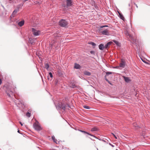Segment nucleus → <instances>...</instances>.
<instances>
[{
    "instance_id": "4c0bfd02",
    "label": "nucleus",
    "mask_w": 150,
    "mask_h": 150,
    "mask_svg": "<svg viewBox=\"0 0 150 150\" xmlns=\"http://www.w3.org/2000/svg\"><path fill=\"white\" fill-rule=\"evenodd\" d=\"M94 144H96V142H94Z\"/></svg>"
},
{
    "instance_id": "f704fd0d",
    "label": "nucleus",
    "mask_w": 150,
    "mask_h": 150,
    "mask_svg": "<svg viewBox=\"0 0 150 150\" xmlns=\"http://www.w3.org/2000/svg\"><path fill=\"white\" fill-rule=\"evenodd\" d=\"M90 52H91V53L92 54L93 52V51H91Z\"/></svg>"
},
{
    "instance_id": "393cba45",
    "label": "nucleus",
    "mask_w": 150,
    "mask_h": 150,
    "mask_svg": "<svg viewBox=\"0 0 150 150\" xmlns=\"http://www.w3.org/2000/svg\"><path fill=\"white\" fill-rule=\"evenodd\" d=\"M89 44H91L93 46H95L96 45V44L95 43L91 42H90Z\"/></svg>"
},
{
    "instance_id": "473e14b6",
    "label": "nucleus",
    "mask_w": 150,
    "mask_h": 150,
    "mask_svg": "<svg viewBox=\"0 0 150 150\" xmlns=\"http://www.w3.org/2000/svg\"><path fill=\"white\" fill-rule=\"evenodd\" d=\"M134 4L135 5V6H136L137 8H138V6L135 3H134Z\"/></svg>"
},
{
    "instance_id": "7c9ffc66",
    "label": "nucleus",
    "mask_w": 150,
    "mask_h": 150,
    "mask_svg": "<svg viewBox=\"0 0 150 150\" xmlns=\"http://www.w3.org/2000/svg\"><path fill=\"white\" fill-rule=\"evenodd\" d=\"M108 26L107 25H104V26H101L100 27L102 28L104 27H108Z\"/></svg>"
},
{
    "instance_id": "f03ea898",
    "label": "nucleus",
    "mask_w": 150,
    "mask_h": 150,
    "mask_svg": "<svg viewBox=\"0 0 150 150\" xmlns=\"http://www.w3.org/2000/svg\"><path fill=\"white\" fill-rule=\"evenodd\" d=\"M59 25L63 27H65L67 25V23L65 20L62 19L59 22Z\"/></svg>"
},
{
    "instance_id": "6ab92c4d",
    "label": "nucleus",
    "mask_w": 150,
    "mask_h": 150,
    "mask_svg": "<svg viewBox=\"0 0 150 150\" xmlns=\"http://www.w3.org/2000/svg\"><path fill=\"white\" fill-rule=\"evenodd\" d=\"M98 129L96 127H94L93 128H92L91 130V131L93 132V131H95L97 130Z\"/></svg>"
},
{
    "instance_id": "2f4dec72",
    "label": "nucleus",
    "mask_w": 150,
    "mask_h": 150,
    "mask_svg": "<svg viewBox=\"0 0 150 150\" xmlns=\"http://www.w3.org/2000/svg\"><path fill=\"white\" fill-rule=\"evenodd\" d=\"M2 83V81L1 79H0V85H1Z\"/></svg>"
},
{
    "instance_id": "c9c22d12",
    "label": "nucleus",
    "mask_w": 150,
    "mask_h": 150,
    "mask_svg": "<svg viewBox=\"0 0 150 150\" xmlns=\"http://www.w3.org/2000/svg\"><path fill=\"white\" fill-rule=\"evenodd\" d=\"M20 132V131H19V130H18V133H20V132Z\"/></svg>"
},
{
    "instance_id": "e433bc0d",
    "label": "nucleus",
    "mask_w": 150,
    "mask_h": 150,
    "mask_svg": "<svg viewBox=\"0 0 150 150\" xmlns=\"http://www.w3.org/2000/svg\"><path fill=\"white\" fill-rule=\"evenodd\" d=\"M143 61L145 63H146V62H145V61H144L143 60Z\"/></svg>"
},
{
    "instance_id": "ddd939ff",
    "label": "nucleus",
    "mask_w": 150,
    "mask_h": 150,
    "mask_svg": "<svg viewBox=\"0 0 150 150\" xmlns=\"http://www.w3.org/2000/svg\"><path fill=\"white\" fill-rule=\"evenodd\" d=\"M6 93L7 94V95L9 96L10 97L11 96V95H13V92L11 91L9 93V91L8 90H7L6 91Z\"/></svg>"
},
{
    "instance_id": "a211bd4d",
    "label": "nucleus",
    "mask_w": 150,
    "mask_h": 150,
    "mask_svg": "<svg viewBox=\"0 0 150 150\" xmlns=\"http://www.w3.org/2000/svg\"><path fill=\"white\" fill-rule=\"evenodd\" d=\"M114 73L113 72H107L106 73V75L105 76V77L107 75H108L110 74H114Z\"/></svg>"
},
{
    "instance_id": "5701e85b",
    "label": "nucleus",
    "mask_w": 150,
    "mask_h": 150,
    "mask_svg": "<svg viewBox=\"0 0 150 150\" xmlns=\"http://www.w3.org/2000/svg\"><path fill=\"white\" fill-rule=\"evenodd\" d=\"M133 125L136 127V128L137 129H138V128L139 127L137 125V124L136 123H134L133 124Z\"/></svg>"
},
{
    "instance_id": "4be33fe9",
    "label": "nucleus",
    "mask_w": 150,
    "mask_h": 150,
    "mask_svg": "<svg viewBox=\"0 0 150 150\" xmlns=\"http://www.w3.org/2000/svg\"><path fill=\"white\" fill-rule=\"evenodd\" d=\"M52 139L53 140L54 142L55 143H56L57 142V141L56 139H55L54 137L53 136L52 137Z\"/></svg>"
},
{
    "instance_id": "6e6552de",
    "label": "nucleus",
    "mask_w": 150,
    "mask_h": 150,
    "mask_svg": "<svg viewBox=\"0 0 150 150\" xmlns=\"http://www.w3.org/2000/svg\"><path fill=\"white\" fill-rule=\"evenodd\" d=\"M72 1L71 0H67V6H70L72 5Z\"/></svg>"
},
{
    "instance_id": "412c9836",
    "label": "nucleus",
    "mask_w": 150,
    "mask_h": 150,
    "mask_svg": "<svg viewBox=\"0 0 150 150\" xmlns=\"http://www.w3.org/2000/svg\"><path fill=\"white\" fill-rule=\"evenodd\" d=\"M113 41L117 45L120 46V44L117 41L115 40H114Z\"/></svg>"
},
{
    "instance_id": "7ed1b4c3",
    "label": "nucleus",
    "mask_w": 150,
    "mask_h": 150,
    "mask_svg": "<svg viewBox=\"0 0 150 150\" xmlns=\"http://www.w3.org/2000/svg\"><path fill=\"white\" fill-rule=\"evenodd\" d=\"M126 35L127 36V38L129 39H130L133 43H135L136 42V39L134 38L132 35L129 34L128 33H126Z\"/></svg>"
},
{
    "instance_id": "0eeeda50",
    "label": "nucleus",
    "mask_w": 150,
    "mask_h": 150,
    "mask_svg": "<svg viewBox=\"0 0 150 150\" xmlns=\"http://www.w3.org/2000/svg\"><path fill=\"white\" fill-rule=\"evenodd\" d=\"M102 34L104 35H109V32L108 30H106L101 32Z\"/></svg>"
},
{
    "instance_id": "423d86ee",
    "label": "nucleus",
    "mask_w": 150,
    "mask_h": 150,
    "mask_svg": "<svg viewBox=\"0 0 150 150\" xmlns=\"http://www.w3.org/2000/svg\"><path fill=\"white\" fill-rule=\"evenodd\" d=\"M122 77L124 78L125 81L127 83H129L131 81L130 78L128 77L123 76Z\"/></svg>"
},
{
    "instance_id": "72a5a7b5",
    "label": "nucleus",
    "mask_w": 150,
    "mask_h": 150,
    "mask_svg": "<svg viewBox=\"0 0 150 150\" xmlns=\"http://www.w3.org/2000/svg\"><path fill=\"white\" fill-rule=\"evenodd\" d=\"M20 123L21 124V125L22 126H23V124L21 122H20Z\"/></svg>"
},
{
    "instance_id": "b1692460",
    "label": "nucleus",
    "mask_w": 150,
    "mask_h": 150,
    "mask_svg": "<svg viewBox=\"0 0 150 150\" xmlns=\"http://www.w3.org/2000/svg\"><path fill=\"white\" fill-rule=\"evenodd\" d=\"M26 115L28 117H30V116L31 114L29 112H27L26 114Z\"/></svg>"
},
{
    "instance_id": "aec40b11",
    "label": "nucleus",
    "mask_w": 150,
    "mask_h": 150,
    "mask_svg": "<svg viewBox=\"0 0 150 150\" xmlns=\"http://www.w3.org/2000/svg\"><path fill=\"white\" fill-rule=\"evenodd\" d=\"M45 67L46 69H48L49 67V64L47 63L45 64Z\"/></svg>"
},
{
    "instance_id": "cd10ccee",
    "label": "nucleus",
    "mask_w": 150,
    "mask_h": 150,
    "mask_svg": "<svg viewBox=\"0 0 150 150\" xmlns=\"http://www.w3.org/2000/svg\"><path fill=\"white\" fill-rule=\"evenodd\" d=\"M49 74L50 75V76L52 78L53 77V76L52 75V73L51 72H50L49 73Z\"/></svg>"
},
{
    "instance_id": "9d476101",
    "label": "nucleus",
    "mask_w": 150,
    "mask_h": 150,
    "mask_svg": "<svg viewBox=\"0 0 150 150\" xmlns=\"http://www.w3.org/2000/svg\"><path fill=\"white\" fill-rule=\"evenodd\" d=\"M25 21L24 20L18 23V25L21 27L24 24Z\"/></svg>"
},
{
    "instance_id": "c756f323",
    "label": "nucleus",
    "mask_w": 150,
    "mask_h": 150,
    "mask_svg": "<svg viewBox=\"0 0 150 150\" xmlns=\"http://www.w3.org/2000/svg\"><path fill=\"white\" fill-rule=\"evenodd\" d=\"M105 80L106 81H107L108 83H110V84H111L110 82V81H108V79H105Z\"/></svg>"
},
{
    "instance_id": "58836bf2",
    "label": "nucleus",
    "mask_w": 150,
    "mask_h": 150,
    "mask_svg": "<svg viewBox=\"0 0 150 150\" xmlns=\"http://www.w3.org/2000/svg\"><path fill=\"white\" fill-rule=\"evenodd\" d=\"M132 150H133V149H132Z\"/></svg>"
},
{
    "instance_id": "a878e982",
    "label": "nucleus",
    "mask_w": 150,
    "mask_h": 150,
    "mask_svg": "<svg viewBox=\"0 0 150 150\" xmlns=\"http://www.w3.org/2000/svg\"><path fill=\"white\" fill-rule=\"evenodd\" d=\"M83 108L86 109H90V107L89 106H86V105H84L83 106Z\"/></svg>"
},
{
    "instance_id": "f8f14e48",
    "label": "nucleus",
    "mask_w": 150,
    "mask_h": 150,
    "mask_svg": "<svg viewBox=\"0 0 150 150\" xmlns=\"http://www.w3.org/2000/svg\"><path fill=\"white\" fill-rule=\"evenodd\" d=\"M99 48L100 50H103L105 48L103 44H101L99 45Z\"/></svg>"
},
{
    "instance_id": "4468645a",
    "label": "nucleus",
    "mask_w": 150,
    "mask_h": 150,
    "mask_svg": "<svg viewBox=\"0 0 150 150\" xmlns=\"http://www.w3.org/2000/svg\"><path fill=\"white\" fill-rule=\"evenodd\" d=\"M112 43V42H108L104 46V48H105L107 49L108 47H109L110 45Z\"/></svg>"
},
{
    "instance_id": "9b49d317",
    "label": "nucleus",
    "mask_w": 150,
    "mask_h": 150,
    "mask_svg": "<svg viewBox=\"0 0 150 150\" xmlns=\"http://www.w3.org/2000/svg\"><path fill=\"white\" fill-rule=\"evenodd\" d=\"M74 67L76 69H80L81 67L79 64L75 63Z\"/></svg>"
},
{
    "instance_id": "1a4fd4ad",
    "label": "nucleus",
    "mask_w": 150,
    "mask_h": 150,
    "mask_svg": "<svg viewBox=\"0 0 150 150\" xmlns=\"http://www.w3.org/2000/svg\"><path fill=\"white\" fill-rule=\"evenodd\" d=\"M17 12V10H14L13 13H12V15H11L10 17L11 18H13L15 16V15L16 14Z\"/></svg>"
},
{
    "instance_id": "20e7f679",
    "label": "nucleus",
    "mask_w": 150,
    "mask_h": 150,
    "mask_svg": "<svg viewBox=\"0 0 150 150\" xmlns=\"http://www.w3.org/2000/svg\"><path fill=\"white\" fill-rule=\"evenodd\" d=\"M32 31L33 33V34L35 36L38 35L40 33V31L37 30L34 28H32Z\"/></svg>"
},
{
    "instance_id": "f257e3e1",
    "label": "nucleus",
    "mask_w": 150,
    "mask_h": 150,
    "mask_svg": "<svg viewBox=\"0 0 150 150\" xmlns=\"http://www.w3.org/2000/svg\"><path fill=\"white\" fill-rule=\"evenodd\" d=\"M33 126L34 129L37 131H40L42 129L40 124L37 120H36V122L33 124Z\"/></svg>"
},
{
    "instance_id": "f3484780",
    "label": "nucleus",
    "mask_w": 150,
    "mask_h": 150,
    "mask_svg": "<svg viewBox=\"0 0 150 150\" xmlns=\"http://www.w3.org/2000/svg\"><path fill=\"white\" fill-rule=\"evenodd\" d=\"M84 74L88 76H90L91 75V74L89 72L86 71H85L84 72Z\"/></svg>"
},
{
    "instance_id": "bb28decb",
    "label": "nucleus",
    "mask_w": 150,
    "mask_h": 150,
    "mask_svg": "<svg viewBox=\"0 0 150 150\" xmlns=\"http://www.w3.org/2000/svg\"><path fill=\"white\" fill-rule=\"evenodd\" d=\"M62 109H63L64 110H65V108H66V106L63 105H62Z\"/></svg>"
},
{
    "instance_id": "2eb2a0df",
    "label": "nucleus",
    "mask_w": 150,
    "mask_h": 150,
    "mask_svg": "<svg viewBox=\"0 0 150 150\" xmlns=\"http://www.w3.org/2000/svg\"><path fill=\"white\" fill-rule=\"evenodd\" d=\"M119 14L120 18L123 21H124L125 20V18L123 15L119 12Z\"/></svg>"
},
{
    "instance_id": "dca6fc26",
    "label": "nucleus",
    "mask_w": 150,
    "mask_h": 150,
    "mask_svg": "<svg viewBox=\"0 0 150 150\" xmlns=\"http://www.w3.org/2000/svg\"><path fill=\"white\" fill-rule=\"evenodd\" d=\"M80 131L84 133L85 134H87L89 135H90V136H92L95 137V136L94 135H93L91 134H89V133H88L86 132L85 131H83V130H80Z\"/></svg>"
},
{
    "instance_id": "39448f33",
    "label": "nucleus",
    "mask_w": 150,
    "mask_h": 150,
    "mask_svg": "<svg viewBox=\"0 0 150 150\" xmlns=\"http://www.w3.org/2000/svg\"><path fill=\"white\" fill-rule=\"evenodd\" d=\"M125 65V62L123 59L121 60V62L119 65V66L117 67L116 68L121 67V68H124Z\"/></svg>"
},
{
    "instance_id": "c85d7f7f",
    "label": "nucleus",
    "mask_w": 150,
    "mask_h": 150,
    "mask_svg": "<svg viewBox=\"0 0 150 150\" xmlns=\"http://www.w3.org/2000/svg\"><path fill=\"white\" fill-rule=\"evenodd\" d=\"M112 134L113 135V136H114V137H115V138L116 139H117V137L114 134H113V133H112Z\"/></svg>"
}]
</instances>
